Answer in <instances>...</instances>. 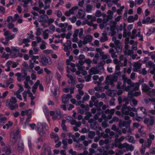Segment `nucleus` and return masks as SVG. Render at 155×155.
I'll list each match as a JSON object with an SVG mask.
<instances>
[{"instance_id":"f257e3e1","label":"nucleus","mask_w":155,"mask_h":155,"mask_svg":"<svg viewBox=\"0 0 155 155\" xmlns=\"http://www.w3.org/2000/svg\"><path fill=\"white\" fill-rule=\"evenodd\" d=\"M17 100L16 98L12 97L10 99H7L6 101V106L11 110H14L18 108V105L17 104Z\"/></svg>"},{"instance_id":"f03ea898","label":"nucleus","mask_w":155,"mask_h":155,"mask_svg":"<svg viewBox=\"0 0 155 155\" xmlns=\"http://www.w3.org/2000/svg\"><path fill=\"white\" fill-rule=\"evenodd\" d=\"M48 128V126L46 123H38L37 128L40 136H44L48 133L47 130Z\"/></svg>"},{"instance_id":"7ed1b4c3","label":"nucleus","mask_w":155,"mask_h":155,"mask_svg":"<svg viewBox=\"0 0 155 155\" xmlns=\"http://www.w3.org/2000/svg\"><path fill=\"white\" fill-rule=\"evenodd\" d=\"M142 90L146 93L150 97H153L155 96V89H151L146 84H143L142 85Z\"/></svg>"},{"instance_id":"20e7f679","label":"nucleus","mask_w":155,"mask_h":155,"mask_svg":"<svg viewBox=\"0 0 155 155\" xmlns=\"http://www.w3.org/2000/svg\"><path fill=\"white\" fill-rule=\"evenodd\" d=\"M118 76L117 75L107 76L106 78L105 83L106 84H110L113 86L114 85V82H116L117 80Z\"/></svg>"},{"instance_id":"39448f33","label":"nucleus","mask_w":155,"mask_h":155,"mask_svg":"<svg viewBox=\"0 0 155 155\" xmlns=\"http://www.w3.org/2000/svg\"><path fill=\"white\" fill-rule=\"evenodd\" d=\"M42 151L41 155H46L48 153V155H51V148L46 143H44L42 148Z\"/></svg>"},{"instance_id":"423d86ee","label":"nucleus","mask_w":155,"mask_h":155,"mask_svg":"<svg viewBox=\"0 0 155 155\" xmlns=\"http://www.w3.org/2000/svg\"><path fill=\"white\" fill-rule=\"evenodd\" d=\"M41 61L42 64L45 65H50L52 63L51 58L46 57L45 55H42L41 58Z\"/></svg>"},{"instance_id":"0eeeda50","label":"nucleus","mask_w":155,"mask_h":155,"mask_svg":"<svg viewBox=\"0 0 155 155\" xmlns=\"http://www.w3.org/2000/svg\"><path fill=\"white\" fill-rule=\"evenodd\" d=\"M130 110L129 106L127 107V106H123L122 111L123 114H124L129 115L131 117H134L135 116L134 113L132 112H130Z\"/></svg>"},{"instance_id":"6e6552de","label":"nucleus","mask_w":155,"mask_h":155,"mask_svg":"<svg viewBox=\"0 0 155 155\" xmlns=\"http://www.w3.org/2000/svg\"><path fill=\"white\" fill-rule=\"evenodd\" d=\"M50 114L51 116H52V118L54 120L59 119L61 117V112L59 110H58L54 111H50Z\"/></svg>"},{"instance_id":"1a4fd4ad","label":"nucleus","mask_w":155,"mask_h":155,"mask_svg":"<svg viewBox=\"0 0 155 155\" xmlns=\"http://www.w3.org/2000/svg\"><path fill=\"white\" fill-rule=\"evenodd\" d=\"M59 88L57 86L54 87V89L51 91V95L57 99L59 94Z\"/></svg>"},{"instance_id":"9d476101","label":"nucleus","mask_w":155,"mask_h":155,"mask_svg":"<svg viewBox=\"0 0 155 155\" xmlns=\"http://www.w3.org/2000/svg\"><path fill=\"white\" fill-rule=\"evenodd\" d=\"M15 75L17 77L18 81L21 82L25 79L27 75V73L26 72H24L23 74L20 72H18L15 74Z\"/></svg>"},{"instance_id":"9b49d317","label":"nucleus","mask_w":155,"mask_h":155,"mask_svg":"<svg viewBox=\"0 0 155 155\" xmlns=\"http://www.w3.org/2000/svg\"><path fill=\"white\" fill-rule=\"evenodd\" d=\"M142 64L140 63V61L134 62L133 65V71L134 72H137L138 70L140 68Z\"/></svg>"},{"instance_id":"f8f14e48","label":"nucleus","mask_w":155,"mask_h":155,"mask_svg":"<svg viewBox=\"0 0 155 155\" xmlns=\"http://www.w3.org/2000/svg\"><path fill=\"white\" fill-rule=\"evenodd\" d=\"M154 120L152 117L145 118L144 119V123L147 124L148 127L151 126L153 124Z\"/></svg>"},{"instance_id":"ddd939ff","label":"nucleus","mask_w":155,"mask_h":155,"mask_svg":"<svg viewBox=\"0 0 155 155\" xmlns=\"http://www.w3.org/2000/svg\"><path fill=\"white\" fill-rule=\"evenodd\" d=\"M49 19L48 16L46 15H40L38 17V20L39 22H47Z\"/></svg>"},{"instance_id":"4468645a","label":"nucleus","mask_w":155,"mask_h":155,"mask_svg":"<svg viewBox=\"0 0 155 155\" xmlns=\"http://www.w3.org/2000/svg\"><path fill=\"white\" fill-rule=\"evenodd\" d=\"M88 122L90 123V127L94 130H96L97 128V123L95 120L90 119L89 120Z\"/></svg>"},{"instance_id":"2eb2a0df","label":"nucleus","mask_w":155,"mask_h":155,"mask_svg":"<svg viewBox=\"0 0 155 155\" xmlns=\"http://www.w3.org/2000/svg\"><path fill=\"white\" fill-rule=\"evenodd\" d=\"M76 16L78 18L84 19L85 16V12L82 10H80L78 11Z\"/></svg>"},{"instance_id":"dca6fc26","label":"nucleus","mask_w":155,"mask_h":155,"mask_svg":"<svg viewBox=\"0 0 155 155\" xmlns=\"http://www.w3.org/2000/svg\"><path fill=\"white\" fill-rule=\"evenodd\" d=\"M99 72V71L95 67L91 68L88 71L89 74L91 75L93 74H98Z\"/></svg>"},{"instance_id":"f3484780","label":"nucleus","mask_w":155,"mask_h":155,"mask_svg":"<svg viewBox=\"0 0 155 155\" xmlns=\"http://www.w3.org/2000/svg\"><path fill=\"white\" fill-rule=\"evenodd\" d=\"M140 83L136 82L135 83H131V86L132 87V89L134 91L138 90L139 89Z\"/></svg>"},{"instance_id":"a211bd4d","label":"nucleus","mask_w":155,"mask_h":155,"mask_svg":"<svg viewBox=\"0 0 155 155\" xmlns=\"http://www.w3.org/2000/svg\"><path fill=\"white\" fill-rule=\"evenodd\" d=\"M93 38L90 35H88L84 37V44H86L88 42L91 41Z\"/></svg>"},{"instance_id":"6ab92c4d","label":"nucleus","mask_w":155,"mask_h":155,"mask_svg":"<svg viewBox=\"0 0 155 155\" xmlns=\"http://www.w3.org/2000/svg\"><path fill=\"white\" fill-rule=\"evenodd\" d=\"M74 87H68L63 89V91L65 93H68L69 91L71 94H73L74 92Z\"/></svg>"},{"instance_id":"aec40b11","label":"nucleus","mask_w":155,"mask_h":155,"mask_svg":"<svg viewBox=\"0 0 155 155\" xmlns=\"http://www.w3.org/2000/svg\"><path fill=\"white\" fill-rule=\"evenodd\" d=\"M109 52L110 54L111 57L113 58H117V55L116 54V52L113 48H110Z\"/></svg>"},{"instance_id":"412c9836","label":"nucleus","mask_w":155,"mask_h":155,"mask_svg":"<svg viewBox=\"0 0 155 155\" xmlns=\"http://www.w3.org/2000/svg\"><path fill=\"white\" fill-rule=\"evenodd\" d=\"M102 36L100 38V41L101 42H103L108 40V38L107 37V34L105 32L102 33Z\"/></svg>"},{"instance_id":"4be33fe9","label":"nucleus","mask_w":155,"mask_h":155,"mask_svg":"<svg viewBox=\"0 0 155 155\" xmlns=\"http://www.w3.org/2000/svg\"><path fill=\"white\" fill-rule=\"evenodd\" d=\"M124 148L126 149L127 151H133L134 149V147L132 145H129L127 143H124Z\"/></svg>"},{"instance_id":"5701e85b","label":"nucleus","mask_w":155,"mask_h":155,"mask_svg":"<svg viewBox=\"0 0 155 155\" xmlns=\"http://www.w3.org/2000/svg\"><path fill=\"white\" fill-rule=\"evenodd\" d=\"M31 109H29L28 110H22L21 112V115L22 116H23L25 115H27L28 117L30 115H31V112H30Z\"/></svg>"},{"instance_id":"b1692460","label":"nucleus","mask_w":155,"mask_h":155,"mask_svg":"<svg viewBox=\"0 0 155 155\" xmlns=\"http://www.w3.org/2000/svg\"><path fill=\"white\" fill-rule=\"evenodd\" d=\"M51 2V0H45L44 2L45 4L44 8L45 10H46L50 8V4Z\"/></svg>"},{"instance_id":"393cba45","label":"nucleus","mask_w":155,"mask_h":155,"mask_svg":"<svg viewBox=\"0 0 155 155\" xmlns=\"http://www.w3.org/2000/svg\"><path fill=\"white\" fill-rule=\"evenodd\" d=\"M35 71H37V73L38 74H43L44 73L43 69L41 68L39 66H36L34 68Z\"/></svg>"},{"instance_id":"a878e982","label":"nucleus","mask_w":155,"mask_h":155,"mask_svg":"<svg viewBox=\"0 0 155 155\" xmlns=\"http://www.w3.org/2000/svg\"><path fill=\"white\" fill-rule=\"evenodd\" d=\"M2 151L5 152L6 154L8 155L11 153L10 147L9 146L5 147L3 149Z\"/></svg>"},{"instance_id":"bb28decb","label":"nucleus","mask_w":155,"mask_h":155,"mask_svg":"<svg viewBox=\"0 0 155 155\" xmlns=\"http://www.w3.org/2000/svg\"><path fill=\"white\" fill-rule=\"evenodd\" d=\"M122 46L121 45L115 46L114 48L118 54H120L122 51Z\"/></svg>"},{"instance_id":"cd10ccee","label":"nucleus","mask_w":155,"mask_h":155,"mask_svg":"<svg viewBox=\"0 0 155 155\" xmlns=\"http://www.w3.org/2000/svg\"><path fill=\"white\" fill-rule=\"evenodd\" d=\"M24 146L23 144L21 142H19L18 144V149L19 152H21L23 150Z\"/></svg>"},{"instance_id":"c85d7f7f","label":"nucleus","mask_w":155,"mask_h":155,"mask_svg":"<svg viewBox=\"0 0 155 155\" xmlns=\"http://www.w3.org/2000/svg\"><path fill=\"white\" fill-rule=\"evenodd\" d=\"M32 1V0H23L22 2V3H21V5L23 7L26 8L29 2H31Z\"/></svg>"},{"instance_id":"c756f323","label":"nucleus","mask_w":155,"mask_h":155,"mask_svg":"<svg viewBox=\"0 0 155 155\" xmlns=\"http://www.w3.org/2000/svg\"><path fill=\"white\" fill-rule=\"evenodd\" d=\"M11 134H13L14 135V137L17 138L19 136L20 130L19 129H17L11 132Z\"/></svg>"},{"instance_id":"7c9ffc66","label":"nucleus","mask_w":155,"mask_h":155,"mask_svg":"<svg viewBox=\"0 0 155 155\" xmlns=\"http://www.w3.org/2000/svg\"><path fill=\"white\" fill-rule=\"evenodd\" d=\"M67 77L70 79V81H68V83H73L74 81V80L75 79V77L74 76H73L70 74H68L67 75Z\"/></svg>"},{"instance_id":"2f4dec72","label":"nucleus","mask_w":155,"mask_h":155,"mask_svg":"<svg viewBox=\"0 0 155 155\" xmlns=\"http://www.w3.org/2000/svg\"><path fill=\"white\" fill-rule=\"evenodd\" d=\"M122 79L124 81H127V83L128 84H130L131 82L132 81L130 79H128L126 77V76L125 75H122Z\"/></svg>"},{"instance_id":"473e14b6","label":"nucleus","mask_w":155,"mask_h":155,"mask_svg":"<svg viewBox=\"0 0 155 155\" xmlns=\"http://www.w3.org/2000/svg\"><path fill=\"white\" fill-rule=\"evenodd\" d=\"M92 78L94 80V84H97L98 86H100V82L97 81V80H98V76L97 75H94L93 77Z\"/></svg>"},{"instance_id":"72a5a7b5","label":"nucleus","mask_w":155,"mask_h":155,"mask_svg":"<svg viewBox=\"0 0 155 155\" xmlns=\"http://www.w3.org/2000/svg\"><path fill=\"white\" fill-rule=\"evenodd\" d=\"M115 111L114 109H107L104 111V113L106 114H109L113 115Z\"/></svg>"},{"instance_id":"f704fd0d","label":"nucleus","mask_w":155,"mask_h":155,"mask_svg":"<svg viewBox=\"0 0 155 155\" xmlns=\"http://www.w3.org/2000/svg\"><path fill=\"white\" fill-rule=\"evenodd\" d=\"M146 67L150 68H155V64H154L151 61H149L146 64Z\"/></svg>"},{"instance_id":"c9c22d12","label":"nucleus","mask_w":155,"mask_h":155,"mask_svg":"<svg viewBox=\"0 0 155 155\" xmlns=\"http://www.w3.org/2000/svg\"><path fill=\"white\" fill-rule=\"evenodd\" d=\"M57 68L60 72L62 71L64 68L63 63L62 62L58 63L57 66Z\"/></svg>"},{"instance_id":"e433bc0d","label":"nucleus","mask_w":155,"mask_h":155,"mask_svg":"<svg viewBox=\"0 0 155 155\" xmlns=\"http://www.w3.org/2000/svg\"><path fill=\"white\" fill-rule=\"evenodd\" d=\"M143 127L142 126H140V128L138 130L139 132L141 134V136L143 137H144L146 135V133L144 131L143 129Z\"/></svg>"},{"instance_id":"4c0bfd02","label":"nucleus","mask_w":155,"mask_h":155,"mask_svg":"<svg viewBox=\"0 0 155 155\" xmlns=\"http://www.w3.org/2000/svg\"><path fill=\"white\" fill-rule=\"evenodd\" d=\"M127 124L126 121H122L121 120H120L119 122V126L120 128L125 127L126 124Z\"/></svg>"},{"instance_id":"58836bf2","label":"nucleus","mask_w":155,"mask_h":155,"mask_svg":"<svg viewBox=\"0 0 155 155\" xmlns=\"http://www.w3.org/2000/svg\"><path fill=\"white\" fill-rule=\"evenodd\" d=\"M16 138L14 137L13 134H11L10 141L13 145H14L16 142Z\"/></svg>"},{"instance_id":"ea45409f","label":"nucleus","mask_w":155,"mask_h":155,"mask_svg":"<svg viewBox=\"0 0 155 155\" xmlns=\"http://www.w3.org/2000/svg\"><path fill=\"white\" fill-rule=\"evenodd\" d=\"M13 125V123L12 122L9 121L8 123L4 125L3 127V128L4 129L6 128L8 129L11 126Z\"/></svg>"},{"instance_id":"a19ab883","label":"nucleus","mask_w":155,"mask_h":155,"mask_svg":"<svg viewBox=\"0 0 155 155\" xmlns=\"http://www.w3.org/2000/svg\"><path fill=\"white\" fill-rule=\"evenodd\" d=\"M49 31L48 30H45L43 32V38L44 39H47L49 36Z\"/></svg>"},{"instance_id":"79ce46f5","label":"nucleus","mask_w":155,"mask_h":155,"mask_svg":"<svg viewBox=\"0 0 155 155\" xmlns=\"http://www.w3.org/2000/svg\"><path fill=\"white\" fill-rule=\"evenodd\" d=\"M145 155H155V148H151L150 151V152H146Z\"/></svg>"},{"instance_id":"37998d69","label":"nucleus","mask_w":155,"mask_h":155,"mask_svg":"<svg viewBox=\"0 0 155 155\" xmlns=\"http://www.w3.org/2000/svg\"><path fill=\"white\" fill-rule=\"evenodd\" d=\"M138 111H141L144 114H147V112L146 109L143 107H139L137 108Z\"/></svg>"},{"instance_id":"c03bdc74","label":"nucleus","mask_w":155,"mask_h":155,"mask_svg":"<svg viewBox=\"0 0 155 155\" xmlns=\"http://www.w3.org/2000/svg\"><path fill=\"white\" fill-rule=\"evenodd\" d=\"M12 61H9L6 63L7 66V68L5 70V71L6 72H8L10 71V65L12 64Z\"/></svg>"},{"instance_id":"a18cd8bd","label":"nucleus","mask_w":155,"mask_h":155,"mask_svg":"<svg viewBox=\"0 0 155 155\" xmlns=\"http://www.w3.org/2000/svg\"><path fill=\"white\" fill-rule=\"evenodd\" d=\"M126 138L129 141L132 143H135V140L134 139V137H133L128 136L126 137Z\"/></svg>"},{"instance_id":"49530a36","label":"nucleus","mask_w":155,"mask_h":155,"mask_svg":"<svg viewBox=\"0 0 155 155\" xmlns=\"http://www.w3.org/2000/svg\"><path fill=\"white\" fill-rule=\"evenodd\" d=\"M131 36V33L130 31L127 32L126 29L124 30L123 33V36L124 37H126L127 36L129 37Z\"/></svg>"},{"instance_id":"de8ad7c7","label":"nucleus","mask_w":155,"mask_h":155,"mask_svg":"<svg viewBox=\"0 0 155 155\" xmlns=\"http://www.w3.org/2000/svg\"><path fill=\"white\" fill-rule=\"evenodd\" d=\"M55 77L58 80V83H60L61 81V77L60 74L57 71L55 73Z\"/></svg>"},{"instance_id":"09e8293b","label":"nucleus","mask_w":155,"mask_h":155,"mask_svg":"<svg viewBox=\"0 0 155 155\" xmlns=\"http://www.w3.org/2000/svg\"><path fill=\"white\" fill-rule=\"evenodd\" d=\"M25 79V81H27V82H29V83L30 85H33V82L32 81L30 80V76H26Z\"/></svg>"},{"instance_id":"8fccbe9b","label":"nucleus","mask_w":155,"mask_h":155,"mask_svg":"<svg viewBox=\"0 0 155 155\" xmlns=\"http://www.w3.org/2000/svg\"><path fill=\"white\" fill-rule=\"evenodd\" d=\"M20 93L19 91H17L14 92V94L16 96V97L20 100H22V98L21 95L20 94Z\"/></svg>"},{"instance_id":"3c124183","label":"nucleus","mask_w":155,"mask_h":155,"mask_svg":"<svg viewBox=\"0 0 155 155\" xmlns=\"http://www.w3.org/2000/svg\"><path fill=\"white\" fill-rule=\"evenodd\" d=\"M148 56H150L151 59L153 60L155 63V51L150 52L148 54Z\"/></svg>"},{"instance_id":"603ef678","label":"nucleus","mask_w":155,"mask_h":155,"mask_svg":"<svg viewBox=\"0 0 155 155\" xmlns=\"http://www.w3.org/2000/svg\"><path fill=\"white\" fill-rule=\"evenodd\" d=\"M66 120H62L61 124V127L62 129L64 130H67V127L65 125Z\"/></svg>"},{"instance_id":"864d4df0","label":"nucleus","mask_w":155,"mask_h":155,"mask_svg":"<svg viewBox=\"0 0 155 155\" xmlns=\"http://www.w3.org/2000/svg\"><path fill=\"white\" fill-rule=\"evenodd\" d=\"M155 30L154 28H151L149 30L148 32L146 33V35L148 36H149L151 34H153Z\"/></svg>"},{"instance_id":"5fc2aeb1","label":"nucleus","mask_w":155,"mask_h":155,"mask_svg":"<svg viewBox=\"0 0 155 155\" xmlns=\"http://www.w3.org/2000/svg\"><path fill=\"white\" fill-rule=\"evenodd\" d=\"M62 102L64 104L67 103L69 101V99L67 98L65 95L62 96Z\"/></svg>"},{"instance_id":"6e6d98bb","label":"nucleus","mask_w":155,"mask_h":155,"mask_svg":"<svg viewBox=\"0 0 155 155\" xmlns=\"http://www.w3.org/2000/svg\"><path fill=\"white\" fill-rule=\"evenodd\" d=\"M42 43L40 46V48L42 50L45 49L46 48V44L47 43L45 42L44 41H42Z\"/></svg>"},{"instance_id":"4d7b16f0","label":"nucleus","mask_w":155,"mask_h":155,"mask_svg":"<svg viewBox=\"0 0 155 155\" xmlns=\"http://www.w3.org/2000/svg\"><path fill=\"white\" fill-rule=\"evenodd\" d=\"M85 114L86 115V116L84 117V119L89 120V118L91 116V113L90 112H87L85 113Z\"/></svg>"},{"instance_id":"13d9d810","label":"nucleus","mask_w":155,"mask_h":155,"mask_svg":"<svg viewBox=\"0 0 155 155\" xmlns=\"http://www.w3.org/2000/svg\"><path fill=\"white\" fill-rule=\"evenodd\" d=\"M7 120V118L6 117H4L2 114L0 113V123L3 122Z\"/></svg>"},{"instance_id":"bf43d9fd","label":"nucleus","mask_w":155,"mask_h":155,"mask_svg":"<svg viewBox=\"0 0 155 155\" xmlns=\"http://www.w3.org/2000/svg\"><path fill=\"white\" fill-rule=\"evenodd\" d=\"M124 52L125 55L127 54L128 55L133 54L134 53L133 51L130 50H125Z\"/></svg>"},{"instance_id":"052dcab7","label":"nucleus","mask_w":155,"mask_h":155,"mask_svg":"<svg viewBox=\"0 0 155 155\" xmlns=\"http://www.w3.org/2000/svg\"><path fill=\"white\" fill-rule=\"evenodd\" d=\"M24 87L25 88L27 89V90H30L31 87L29 85V82H27V81H25L24 82Z\"/></svg>"},{"instance_id":"680f3d73","label":"nucleus","mask_w":155,"mask_h":155,"mask_svg":"<svg viewBox=\"0 0 155 155\" xmlns=\"http://www.w3.org/2000/svg\"><path fill=\"white\" fill-rule=\"evenodd\" d=\"M54 13L56 14L58 17L59 18L61 17L62 15L61 12L59 10L55 11Z\"/></svg>"},{"instance_id":"e2e57ef3","label":"nucleus","mask_w":155,"mask_h":155,"mask_svg":"<svg viewBox=\"0 0 155 155\" xmlns=\"http://www.w3.org/2000/svg\"><path fill=\"white\" fill-rule=\"evenodd\" d=\"M150 18L149 17H147L146 18L144 19L142 21V23L143 24H147L149 23Z\"/></svg>"},{"instance_id":"0e129e2a","label":"nucleus","mask_w":155,"mask_h":155,"mask_svg":"<svg viewBox=\"0 0 155 155\" xmlns=\"http://www.w3.org/2000/svg\"><path fill=\"white\" fill-rule=\"evenodd\" d=\"M78 8V6H75L72 7L69 11H70L71 14H73L74 13V11L77 10Z\"/></svg>"},{"instance_id":"69168bd1","label":"nucleus","mask_w":155,"mask_h":155,"mask_svg":"<svg viewBox=\"0 0 155 155\" xmlns=\"http://www.w3.org/2000/svg\"><path fill=\"white\" fill-rule=\"evenodd\" d=\"M79 32L78 33V36L80 38H81L83 37V32L84 30L83 28H81L79 30Z\"/></svg>"},{"instance_id":"338daca9","label":"nucleus","mask_w":155,"mask_h":155,"mask_svg":"<svg viewBox=\"0 0 155 155\" xmlns=\"http://www.w3.org/2000/svg\"><path fill=\"white\" fill-rule=\"evenodd\" d=\"M95 133L94 131H90L88 133V137L91 139H93L95 135Z\"/></svg>"},{"instance_id":"774afa93","label":"nucleus","mask_w":155,"mask_h":155,"mask_svg":"<svg viewBox=\"0 0 155 155\" xmlns=\"http://www.w3.org/2000/svg\"><path fill=\"white\" fill-rule=\"evenodd\" d=\"M127 21L130 23H131L134 22L135 20L133 16L130 15L129 16L127 19Z\"/></svg>"}]
</instances>
